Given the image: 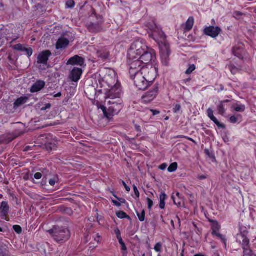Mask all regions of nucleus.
Segmentation results:
<instances>
[{
  "label": "nucleus",
  "mask_w": 256,
  "mask_h": 256,
  "mask_svg": "<svg viewBox=\"0 0 256 256\" xmlns=\"http://www.w3.org/2000/svg\"><path fill=\"white\" fill-rule=\"evenodd\" d=\"M10 209V208L8 202L2 201L0 206V213L2 218L6 221H9L10 220L8 216Z\"/></svg>",
  "instance_id": "obj_15"
},
{
  "label": "nucleus",
  "mask_w": 256,
  "mask_h": 256,
  "mask_svg": "<svg viewBox=\"0 0 256 256\" xmlns=\"http://www.w3.org/2000/svg\"><path fill=\"white\" fill-rule=\"evenodd\" d=\"M114 196L117 198L121 203H122V204H124L126 203V200L124 199V198H118L117 196H116L114 194Z\"/></svg>",
  "instance_id": "obj_58"
},
{
  "label": "nucleus",
  "mask_w": 256,
  "mask_h": 256,
  "mask_svg": "<svg viewBox=\"0 0 256 256\" xmlns=\"http://www.w3.org/2000/svg\"><path fill=\"white\" fill-rule=\"evenodd\" d=\"M159 206L161 209H164L165 208V202L160 200Z\"/></svg>",
  "instance_id": "obj_56"
},
{
  "label": "nucleus",
  "mask_w": 256,
  "mask_h": 256,
  "mask_svg": "<svg viewBox=\"0 0 256 256\" xmlns=\"http://www.w3.org/2000/svg\"><path fill=\"white\" fill-rule=\"evenodd\" d=\"M46 85V82L43 80H37L34 84L32 86L30 92L32 93L37 92L41 90L44 88Z\"/></svg>",
  "instance_id": "obj_19"
},
{
  "label": "nucleus",
  "mask_w": 256,
  "mask_h": 256,
  "mask_svg": "<svg viewBox=\"0 0 256 256\" xmlns=\"http://www.w3.org/2000/svg\"><path fill=\"white\" fill-rule=\"evenodd\" d=\"M40 170L41 172V173L42 174L44 175V176L43 180H42V183L46 182V180L47 179L46 176L49 174V170L46 168H42V169H40Z\"/></svg>",
  "instance_id": "obj_33"
},
{
  "label": "nucleus",
  "mask_w": 256,
  "mask_h": 256,
  "mask_svg": "<svg viewBox=\"0 0 256 256\" xmlns=\"http://www.w3.org/2000/svg\"><path fill=\"white\" fill-rule=\"evenodd\" d=\"M196 68V66L194 64H190L188 68L186 71V74H192Z\"/></svg>",
  "instance_id": "obj_38"
},
{
  "label": "nucleus",
  "mask_w": 256,
  "mask_h": 256,
  "mask_svg": "<svg viewBox=\"0 0 256 256\" xmlns=\"http://www.w3.org/2000/svg\"><path fill=\"white\" fill-rule=\"evenodd\" d=\"M148 46L142 40H138L133 42L128 49V56L130 58L138 57L142 54L144 51L147 49Z\"/></svg>",
  "instance_id": "obj_7"
},
{
  "label": "nucleus",
  "mask_w": 256,
  "mask_h": 256,
  "mask_svg": "<svg viewBox=\"0 0 256 256\" xmlns=\"http://www.w3.org/2000/svg\"><path fill=\"white\" fill-rule=\"evenodd\" d=\"M194 24V18L193 16H190L185 24L184 31L188 32L191 30Z\"/></svg>",
  "instance_id": "obj_27"
},
{
  "label": "nucleus",
  "mask_w": 256,
  "mask_h": 256,
  "mask_svg": "<svg viewBox=\"0 0 256 256\" xmlns=\"http://www.w3.org/2000/svg\"><path fill=\"white\" fill-rule=\"evenodd\" d=\"M222 29L218 26H206L204 29L203 32L206 36H210L212 38H216L222 32Z\"/></svg>",
  "instance_id": "obj_12"
},
{
  "label": "nucleus",
  "mask_w": 256,
  "mask_h": 256,
  "mask_svg": "<svg viewBox=\"0 0 256 256\" xmlns=\"http://www.w3.org/2000/svg\"><path fill=\"white\" fill-rule=\"evenodd\" d=\"M146 201L148 202V208L150 211L152 210V208L154 205V202L150 198H146Z\"/></svg>",
  "instance_id": "obj_43"
},
{
  "label": "nucleus",
  "mask_w": 256,
  "mask_h": 256,
  "mask_svg": "<svg viewBox=\"0 0 256 256\" xmlns=\"http://www.w3.org/2000/svg\"><path fill=\"white\" fill-rule=\"evenodd\" d=\"M191 79L190 78L183 80H182V83L184 84H186Z\"/></svg>",
  "instance_id": "obj_64"
},
{
  "label": "nucleus",
  "mask_w": 256,
  "mask_h": 256,
  "mask_svg": "<svg viewBox=\"0 0 256 256\" xmlns=\"http://www.w3.org/2000/svg\"><path fill=\"white\" fill-rule=\"evenodd\" d=\"M154 250L156 252H162V244L160 242H157L154 247Z\"/></svg>",
  "instance_id": "obj_40"
},
{
  "label": "nucleus",
  "mask_w": 256,
  "mask_h": 256,
  "mask_svg": "<svg viewBox=\"0 0 256 256\" xmlns=\"http://www.w3.org/2000/svg\"><path fill=\"white\" fill-rule=\"evenodd\" d=\"M219 88H218V92H222L224 90V87L222 84H220L218 86Z\"/></svg>",
  "instance_id": "obj_59"
},
{
  "label": "nucleus",
  "mask_w": 256,
  "mask_h": 256,
  "mask_svg": "<svg viewBox=\"0 0 256 256\" xmlns=\"http://www.w3.org/2000/svg\"><path fill=\"white\" fill-rule=\"evenodd\" d=\"M52 106V105L50 104H47L45 105L44 106H42L41 108V110H46L48 109H50Z\"/></svg>",
  "instance_id": "obj_53"
},
{
  "label": "nucleus",
  "mask_w": 256,
  "mask_h": 256,
  "mask_svg": "<svg viewBox=\"0 0 256 256\" xmlns=\"http://www.w3.org/2000/svg\"><path fill=\"white\" fill-rule=\"evenodd\" d=\"M133 189L134 193V195L136 196L135 198H134L135 199H138L140 196L139 191L136 187V186L135 184L133 185Z\"/></svg>",
  "instance_id": "obj_42"
},
{
  "label": "nucleus",
  "mask_w": 256,
  "mask_h": 256,
  "mask_svg": "<svg viewBox=\"0 0 256 256\" xmlns=\"http://www.w3.org/2000/svg\"><path fill=\"white\" fill-rule=\"evenodd\" d=\"M24 52H26V54L28 57L31 56L33 53V50L31 48H25Z\"/></svg>",
  "instance_id": "obj_44"
},
{
  "label": "nucleus",
  "mask_w": 256,
  "mask_h": 256,
  "mask_svg": "<svg viewBox=\"0 0 256 256\" xmlns=\"http://www.w3.org/2000/svg\"><path fill=\"white\" fill-rule=\"evenodd\" d=\"M12 48L14 50H17L18 51L23 52L24 51V49L25 47L22 44H18L12 46Z\"/></svg>",
  "instance_id": "obj_36"
},
{
  "label": "nucleus",
  "mask_w": 256,
  "mask_h": 256,
  "mask_svg": "<svg viewBox=\"0 0 256 256\" xmlns=\"http://www.w3.org/2000/svg\"><path fill=\"white\" fill-rule=\"evenodd\" d=\"M216 236L218 239L220 240L224 244V246H226V238L225 236L220 234L219 232L214 235Z\"/></svg>",
  "instance_id": "obj_31"
},
{
  "label": "nucleus",
  "mask_w": 256,
  "mask_h": 256,
  "mask_svg": "<svg viewBox=\"0 0 256 256\" xmlns=\"http://www.w3.org/2000/svg\"><path fill=\"white\" fill-rule=\"evenodd\" d=\"M204 152H205V154H206L207 156H208L209 157H210V158H212V154L209 151V150H208V149H206V150H204Z\"/></svg>",
  "instance_id": "obj_61"
},
{
  "label": "nucleus",
  "mask_w": 256,
  "mask_h": 256,
  "mask_svg": "<svg viewBox=\"0 0 256 256\" xmlns=\"http://www.w3.org/2000/svg\"><path fill=\"white\" fill-rule=\"evenodd\" d=\"M146 26L150 31L149 36L154 40L159 46L162 62L167 66L170 60V44L166 41V35L162 28L157 26L154 20L148 22Z\"/></svg>",
  "instance_id": "obj_1"
},
{
  "label": "nucleus",
  "mask_w": 256,
  "mask_h": 256,
  "mask_svg": "<svg viewBox=\"0 0 256 256\" xmlns=\"http://www.w3.org/2000/svg\"><path fill=\"white\" fill-rule=\"evenodd\" d=\"M127 62L129 67L130 76H134L139 72L150 73L148 68L138 58L128 56Z\"/></svg>",
  "instance_id": "obj_5"
},
{
  "label": "nucleus",
  "mask_w": 256,
  "mask_h": 256,
  "mask_svg": "<svg viewBox=\"0 0 256 256\" xmlns=\"http://www.w3.org/2000/svg\"><path fill=\"white\" fill-rule=\"evenodd\" d=\"M121 246V250L122 251V255L123 256H126L127 254V248L125 244L124 243L122 244H120Z\"/></svg>",
  "instance_id": "obj_46"
},
{
  "label": "nucleus",
  "mask_w": 256,
  "mask_h": 256,
  "mask_svg": "<svg viewBox=\"0 0 256 256\" xmlns=\"http://www.w3.org/2000/svg\"><path fill=\"white\" fill-rule=\"evenodd\" d=\"M121 181H122V185L124 186V187L126 190L127 192H129L130 190V188L126 184V183L125 182H124V180H121Z\"/></svg>",
  "instance_id": "obj_52"
},
{
  "label": "nucleus",
  "mask_w": 256,
  "mask_h": 256,
  "mask_svg": "<svg viewBox=\"0 0 256 256\" xmlns=\"http://www.w3.org/2000/svg\"><path fill=\"white\" fill-rule=\"evenodd\" d=\"M47 232L51 237L58 244H64L68 241L70 237V232L65 226H54Z\"/></svg>",
  "instance_id": "obj_3"
},
{
  "label": "nucleus",
  "mask_w": 256,
  "mask_h": 256,
  "mask_svg": "<svg viewBox=\"0 0 256 256\" xmlns=\"http://www.w3.org/2000/svg\"><path fill=\"white\" fill-rule=\"evenodd\" d=\"M68 8H73L75 6V2L73 0H69L66 3Z\"/></svg>",
  "instance_id": "obj_45"
},
{
  "label": "nucleus",
  "mask_w": 256,
  "mask_h": 256,
  "mask_svg": "<svg viewBox=\"0 0 256 256\" xmlns=\"http://www.w3.org/2000/svg\"><path fill=\"white\" fill-rule=\"evenodd\" d=\"M207 114L208 117L212 120L219 128H226V126L224 124L220 123L214 115V110L211 108L207 110Z\"/></svg>",
  "instance_id": "obj_18"
},
{
  "label": "nucleus",
  "mask_w": 256,
  "mask_h": 256,
  "mask_svg": "<svg viewBox=\"0 0 256 256\" xmlns=\"http://www.w3.org/2000/svg\"><path fill=\"white\" fill-rule=\"evenodd\" d=\"M212 223L211 228H212V234L214 236L219 232L221 226L216 220H212L210 221Z\"/></svg>",
  "instance_id": "obj_24"
},
{
  "label": "nucleus",
  "mask_w": 256,
  "mask_h": 256,
  "mask_svg": "<svg viewBox=\"0 0 256 256\" xmlns=\"http://www.w3.org/2000/svg\"><path fill=\"white\" fill-rule=\"evenodd\" d=\"M178 164L177 162H174L170 164L168 168V170L170 172H175L178 168Z\"/></svg>",
  "instance_id": "obj_32"
},
{
  "label": "nucleus",
  "mask_w": 256,
  "mask_h": 256,
  "mask_svg": "<svg viewBox=\"0 0 256 256\" xmlns=\"http://www.w3.org/2000/svg\"><path fill=\"white\" fill-rule=\"evenodd\" d=\"M134 81V86L140 90H146L154 80V78H150L144 72H139L134 76H130Z\"/></svg>",
  "instance_id": "obj_6"
},
{
  "label": "nucleus",
  "mask_w": 256,
  "mask_h": 256,
  "mask_svg": "<svg viewBox=\"0 0 256 256\" xmlns=\"http://www.w3.org/2000/svg\"><path fill=\"white\" fill-rule=\"evenodd\" d=\"M229 70L233 74H236L238 72L239 70L234 64H230L228 66Z\"/></svg>",
  "instance_id": "obj_35"
},
{
  "label": "nucleus",
  "mask_w": 256,
  "mask_h": 256,
  "mask_svg": "<svg viewBox=\"0 0 256 256\" xmlns=\"http://www.w3.org/2000/svg\"><path fill=\"white\" fill-rule=\"evenodd\" d=\"M156 58V52L154 50L148 47L146 50L138 57L140 60L146 67L147 64H149Z\"/></svg>",
  "instance_id": "obj_10"
},
{
  "label": "nucleus",
  "mask_w": 256,
  "mask_h": 256,
  "mask_svg": "<svg viewBox=\"0 0 256 256\" xmlns=\"http://www.w3.org/2000/svg\"><path fill=\"white\" fill-rule=\"evenodd\" d=\"M97 236L94 238V240L98 243L100 242V236L98 234H96Z\"/></svg>",
  "instance_id": "obj_63"
},
{
  "label": "nucleus",
  "mask_w": 256,
  "mask_h": 256,
  "mask_svg": "<svg viewBox=\"0 0 256 256\" xmlns=\"http://www.w3.org/2000/svg\"><path fill=\"white\" fill-rule=\"evenodd\" d=\"M167 166L168 165L166 163H163L159 166L158 168L160 170H166Z\"/></svg>",
  "instance_id": "obj_54"
},
{
  "label": "nucleus",
  "mask_w": 256,
  "mask_h": 256,
  "mask_svg": "<svg viewBox=\"0 0 256 256\" xmlns=\"http://www.w3.org/2000/svg\"><path fill=\"white\" fill-rule=\"evenodd\" d=\"M120 96L121 90L119 87L114 86L110 90L108 97L110 100L107 102L109 105L108 110L111 118L118 114L124 107L123 101L120 98Z\"/></svg>",
  "instance_id": "obj_2"
},
{
  "label": "nucleus",
  "mask_w": 256,
  "mask_h": 256,
  "mask_svg": "<svg viewBox=\"0 0 256 256\" xmlns=\"http://www.w3.org/2000/svg\"><path fill=\"white\" fill-rule=\"evenodd\" d=\"M42 174L41 172H38L34 174V178L36 180H40L42 177Z\"/></svg>",
  "instance_id": "obj_51"
},
{
  "label": "nucleus",
  "mask_w": 256,
  "mask_h": 256,
  "mask_svg": "<svg viewBox=\"0 0 256 256\" xmlns=\"http://www.w3.org/2000/svg\"><path fill=\"white\" fill-rule=\"evenodd\" d=\"M96 16L97 21L96 22H89L86 24V27L88 30L91 32H101L103 29L104 18L102 16H98L96 14V12L93 10V12L91 16Z\"/></svg>",
  "instance_id": "obj_8"
},
{
  "label": "nucleus",
  "mask_w": 256,
  "mask_h": 256,
  "mask_svg": "<svg viewBox=\"0 0 256 256\" xmlns=\"http://www.w3.org/2000/svg\"><path fill=\"white\" fill-rule=\"evenodd\" d=\"M239 233L236 234V242L242 245L244 256H251L252 251L250 248V240L248 238V232L246 227L240 226Z\"/></svg>",
  "instance_id": "obj_4"
},
{
  "label": "nucleus",
  "mask_w": 256,
  "mask_h": 256,
  "mask_svg": "<svg viewBox=\"0 0 256 256\" xmlns=\"http://www.w3.org/2000/svg\"><path fill=\"white\" fill-rule=\"evenodd\" d=\"M104 114L106 117L108 119H110L111 118L110 116L109 115V112L108 109H106V108L104 106H100Z\"/></svg>",
  "instance_id": "obj_39"
},
{
  "label": "nucleus",
  "mask_w": 256,
  "mask_h": 256,
  "mask_svg": "<svg viewBox=\"0 0 256 256\" xmlns=\"http://www.w3.org/2000/svg\"><path fill=\"white\" fill-rule=\"evenodd\" d=\"M84 63L85 60L83 58L78 55H76L68 60L67 64L72 66L77 65L82 66L84 65Z\"/></svg>",
  "instance_id": "obj_16"
},
{
  "label": "nucleus",
  "mask_w": 256,
  "mask_h": 256,
  "mask_svg": "<svg viewBox=\"0 0 256 256\" xmlns=\"http://www.w3.org/2000/svg\"><path fill=\"white\" fill-rule=\"evenodd\" d=\"M82 74V70L81 68H74L70 72V78L72 81L74 82H78Z\"/></svg>",
  "instance_id": "obj_17"
},
{
  "label": "nucleus",
  "mask_w": 256,
  "mask_h": 256,
  "mask_svg": "<svg viewBox=\"0 0 256 256\" xmlns=\"http://www.w3.org/2000/svg\"><path fill=\"white\" fill-rule=\"evenodd\" d=\"M112 202L116 206L120 207L121 206V203L116 200H112Z\"/></svg>",
  "instance_id": "obj_55"
},
{
  "label": "nucleus",
  "mask_w": 256,
  "mask_h": 256,
  "mask_svg": "<svg viewBox=\"0 0 256 256\" xmlns=\"http://www.w3.org/2000/svg\"><path fill=\"white\" fill-rule=\"evenodd\" d=\"M230 101L226 100L221 101L217 106V110L218 114L221 116H224L226 114V110L230 106Z\"/></svg>",
  "instance_id": "obj_14"
},
{
  "label": "nucleus",
  "mask_w": 256,
  "mask_h": 256,
  "mask_svg": "<svg viewBox=\"0 0 256 256\" xmlns=\"http://www.w3.org/2000/svg\"><path fill=\"white\" fill-rule=\"evenodd\" d=\"M116 216L120 219L126 218L129 220H131V218L123 211H118L116 212Z\"/></svg>",
  "instance_id": "obj_28"
},
{
  "label": "nucleus",
  "mask_w": 256,
  "mask_h": 256,
  "mask_svg": "<svg viewBox=\"0 0 256 256\" xmlns=\"http://www.w3.org/2000/svg\"><path fill=\"white\" fill-rule=\"evenodd\" d=\"M114 233L116 234V238L122 236L121 232L118 228H116L114 230Z\"/></svg>",
  "instance_id": "obj_49"
},
{
  "label": "nucleus",
  "mask_w": 256,
  "mask_h": 256,
  "mask_svg": "<svg viewBox=\"0 0 256 256\" xmlns=\"http://www.w3.org/2000/svg\"><path fill=\"white\" fill-rule=\"evenodd\" d=\"M242 120V116L240 114H236L230 117L228 121L232 124H240Z\"/></svg>",
  "instance_id": "obj_25"
},
{
  "label": "nucleus",
  "mask_w": 256,
  "mask_h": 256,
  "mask_svg": "<svg viewBox=\"0 0 256 256\" xmlns=\"http://www.w3.org/2000/svg\"><path fill=\"white\" fill-rule=\"evenodd\" d=\"M70 44L69 40L66 38L60 37L56 42V50L65 48H67Z\"/></svg>",
  "instance_id": "obj_20"
},
{
  "label": "nucleus",
  "mask_w": 256,
  "mask_h": 256,
  "mask_svg": "<svg viewBox=\"0 0 256 256\" xmlns=\"http://www.w3.org/2000/svg\"><path fill=\"white\" fill-rule=\"evenodd\" d=\"M65 211L70 215L72 214V210L70 208H66L65 210Z\"/></svg>",
  "instance_id": "obj_60"
},
{
  "label": "nucleus",
  "mask_w": 256,
  "mask_h": 256,
  "mask_svg": "<svg viewBox=\"0 0 256 256\" xmlns=\"http://www.w3.org/2000/svg\"><path fill=\"white\" fill-rule=\"evenodd\" d=\"M134 127H135L136 130L139 132L136 135V136L138 137L140 136V133L142 132L141 127L140 126H139L137 124H135Z\"/></svg>",
  "instance_id": "obj_48"
},
{
  "label": "nucleus",
  "mask_w": 256,
  "mask_h": 256,
  "mask_svg": "<svg viewBox=\"0 0 256 256\" xmlns=\"http://www.w3.org/2000/svg\"><path fill=\"white\" fill-rule=\"evenodd\" d=\"M136 215L138 218V220L140 222H142L145 220V215H146V212L144 210H143L141 213L138 212H136Z\"/></svg>",
  "instance_id": "obj_34"
},
{
  "label": "nucleus",
  "mask_w": 256,
  "mask_h": 256,
  "mask_svg": "<svg viewBox=\"0 0 256 256\" xmlns=\"http://www.w3.org/2000/svg\"><path fill=\"white\" fill-rule=\"evenodd\" d=\"M232 53L234 56L242 60L246 56L247 54L244 44L240 42H238L233 46Z\"/></svg>",
  "instance_id": "obj_11"
},
{
  "label": "nucleus",
  "mask_w": 256,
  "mask_h": 256,
  "mask_svg": "<svg viewBox=\"0 0 256 256\" xmlns=\"http://www.w3.org/2000/svg\"><path fill=\"white\" fill-rule=\"evenodd\" d=\"M59 178L58 176H54L48 180V183L50 186H54L56 184L58 183Z\"/></svg>",
  "instance_id": "obj_29"
},
{
  "label": "nucleus",
  "mask_w": 256,
  "mask_h": 256,
  "mask_svg": "<svg viewBox=\"0 0 256 256\" xmlns=\"http://www.w3.org/2000/svg\"><path fill=\"white\" fill-rule=\"evenodd\" d=\"M13 230L17 234H20L22 232V228L19 225H14L13 226Z\"/></svg>",
  "instance_id": "obj_41"
},
{
  "label": "nucleus",
  "mask_w": 256,
  "mask_h": 256,
  "mask_svg": "<svg viewBox=\"0 0 256 256\" xmlns=\"http://www.w3.org/2000/svg\"><path fill=\"white\" fill-rule=\"evenodd\" d=\"M46 146L48 150H54L56 148V146L55 144L52 142L48 143V142H46Z\"/></svg>",
  "instance_id": "obj_37"
},
{
  "label": "nucleus",
  "mask_w": 256,
  "mask_h": 256,
  "mask_svg": "<svg viewBox=\"0 0 256 256\" xmlns=\"http://www.w3.org/2000/svg\"><path fill=\"white\" fill-rule=\"evenodd\" d=\"M23 131L19 130H16L12 134H8L6 138V141L7 142H10L14 140L23 134Z\"/></svg>",
  "instance_id": "obj_22"
},
{
  "label": "nucleus",
  "mask_w": 256,
  "mask_h": 256,
  "mask_svg": "<svg viewBox=\"0 0 256 256\" xmlns=\"http://www.w3.org/2000/svg\"><path fill=\"white\" fill-rule=\"evenodd\" d=\"M153 116H156L160 114V112L157 110H150Z\"/></svg>",
  "instance_id": "obj_57"
},
{
  "label": "nucleus",
  "mask_w": 256,
  "mask_h": 256,
  "mask_svg": "<svg viewBox=\"0 0 256 256\" xmlns=\"http://www.w3.org/2000/svg\"><path fill=\"white\" fill-rule=\"evenodd\" d=\"M232 108L237 112H244L246 110V106L244 104H238L236 106H232Z\"/></svg>",
  "instance_id": "obj_30"
},
{
  "label": "nucleus",
  "mask_w": 256,
  "mask_h": 256,
  "mask_svg": "<svg viewBox=\"0 0 256 256\" xmlns=\"http://www.w3.org/2000/svg\"><path fill=\"white\" fill-rule=\"evenodd\" d=\"M28 100V98L26 96H21L20 98H18L14 104V108H18L22 105L25 104Z\"/></svg>",
  "instance_id": "obj_26"
},
{
  "label": "nucleus",
  "mask_w": 256,
  "mask_h": 256,
  "mask_svg": "<svg viewBox=\"0 0 256 256\" xmlns=\"http://www.w3.org/2000/svg\"><path fill=\"white\" fill-rule=\"evenodd\" d=\"M52 52L49 50H46L40 52L38 56L37 62L39 64L46 65Z\"/></svg>",
  "instance_id": "obj_13"
},
{
  "label": "nucleus",
  "mask_w": 256,
  "mask_h": 256,
  "mask_svg": "<svg viewBox=\"0 0 256 256\" xmlns=\"http://www.w3.org/2000/svg\"><path fill=\"white\" fill-rule=\"evenodd\" d=\"M167 198V195L164 192H162L160 196V201H164Z\"/></svg>",
  "instance_id": "obj_50"
},
{
  "label": "nucleus",
  "mask_w": 256,
  "mask_h": 256,
  "mask_svg": "<svg viewBox=\"0 0 256 256\" xmlns=\"http://www.w3.org/2000/svg\"><path fill=\"white\" fill-rule=\"evenodd\" d=\"M159 89V84H154L150 89L144 93L142 97V102L147 104L154 100L158 94Z\"/></svg>",
  "instance_id": "obj_9"
},
{
  "label": "nucleus",
  "mask_w": 256,
  "mask_h": 256,
  "mask_svg": "<svg viewBox=\"0 0 256 256\" xmlns=\"http://www.w3.org/2000/svg\"><path fill=\"white\" fill-rule=\"evenodd\" d=\"M181 106L180 104H176L174 106V108H173V111L174 113H178L180 110Z\"/></svg>",
  "instance_id": "obj_47"
},
{
  "label": "nucleus",
  "mask_w": 256,
  "mask_h": 256,
  "mask_svg": "<svg viewBox=\"0 0 256 256\" xmlns=\"http://www.w3.org/2000/svg\"><path fill=\"white\" fill-rule=\"evenodd\" d=\"M98 56L104 60H107L110 56V52L106 48H102L98 51Z\"/></svg>",
  "instance_id": "obj_23"
},
{
  "label": "nucleus",
  "mask_w": 256,
  "mask_h": 256,
  "mask_svg": "<svg viewBox=\"0 0 256 256\" xmlns=\"http://www.w3.org/2000/svg\"><path fill=\"white\" fill-rule=\"evenodd\" d=\"M198 178L200 180H202L206 178V176L205 175H200L198 176Z\"/></svg>",
  "instance_id": "obj_62"
},
{
  "label": "nucleus",
  "mask_w": 256,
  "mask_h": 256,
  "mask_svg": "<svg viewBox=\"0 0 256 256\" xmlns=\"http://www.w3.org/2000/svg\"><path fill=\"white\" fill-rule=\"evenodd\" d=\"M172 199L173 200L174 204L178 208H182L184 206V200L180 192H176L175 196L173 194L172 196Z\"/></svg>",
  "instance_id": "obj_21"
}]
</instances>
